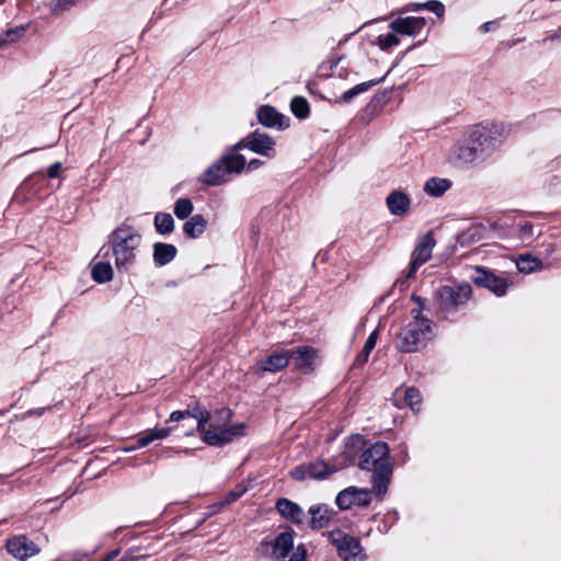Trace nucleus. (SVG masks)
<instances>
[{"mask_svg":"<svg viewBox=\"0 0 561 561\" xmlns=\"http://www.w3.org/2000/svg\"><path fill=\"white\" fill-rule=\"evenodd\" d=\"M290 476H291V478H294L295 480H298V481H302V480L309 478L307 466L302 465V466H298V467L294 468L290 471Z\"/></svg>","mask_w":561,"mask_h":561,"instance_id":"nucleus-44","label":"nucleus"},{"mask_svg":"<svg viewBox=\"0 0 561 561\" xmlns=\"http://www.w3.org/2000/svg\"><path fill=\"white\" fill-rule=\"evenodd\" d=\"M263 164H264L263 161H261L259 159H252L249 163H247L245 168L248 169V171H254V170L261 168Z\"/></svg>","mask_w":561,"mask_h":561,"instance_id":"nucleus-48","label":"nucleus"},{"mask_svg":"<svg viewBox=\"0 0 561 561\" xmlns=\"http://www.w3.org/2000/svg\"><path fill=\"white\" fill-rule=\"evenodd\" d=\"M499 27H500V21L493 20V21L483 23L479 30L481 33L485 34L489 32H493V31L497 30Z\"/></svg>","mask_w":561,"mask_h":561,"instance_id":"nucleus-46","label":"nucleus"},{"mask_svg":"<svg viewBox=\"0 0 561 561\" xmlns=\"http://www.w3.org/2000/svg\"><path fill=\"white\" fill-rule=\"evenodd\" d=\"M335 502L341 510H348L354 505L366 506L370 503L369 491L364 488L350 486L337 494Z\"/></svg>","mask_w":561,"mask_h":561,"instance_id":"nucleus-10","label":"nucleus"},{"mask_svg":"<svg viewBox=\"0 0 561 561\" xmlns=\"http://www.w3.org/2000/svg\"><path fill=\"white\" fill-rule=\"evenodd\" d=\"M138 447H139V446H138V444H137L136 446H129V447H126V448H125V450H126V451H133V450H135V449H136V448H138Z\"/></svg>","mask_w":561,"mask_h":561,"instance_id":"nucleus-55","label":"nucleus"},{"mask_svg":"<svg viewBox=\"0 0 561 561\" xmlns=\"http://www.w3.org/2000/svg\"><path fill=\"white\" fill-rule=\"evenodd\" d=\"M511 125L500 121H485L472 126L465 142L454 153L463 164H477L490 158L505 142Z\"/></svg>","mask_w":561,"mask_h":561,"instance_id":"nucleus-1","label":"nucleus"},{"mask_svg":"<svg viewBox=\"0 0 561 561\" xmlns=\"http://www.w3.org/2000/svg\"><path fill=\"white\" fill-rule=\"evenodd\" d=\"M329 539L343 561H365L366 556L355 537L336 529L329 534Z\"/></svg>","mask_w":561,"mask_h":561,"instance_id":"nucleus-5","label":"nucleus"},{"mask_svg":"<svg viewBox=\"0 0 561 561\" xmlns=\"http://www.w3.org/2000/svg\"><path fill=\"white\" fill-rule=\"evenodd\" d=\"M308 469V476L312 479H325L333 472L339 471L344 463L339 465H329L324 462L323 460H317L314 462L306 465Z\"/></svg>","mask_w":561,"mask_h":561,"instance_id":"nucleus-21","label":"nucleus"},{"mask_svg":"<svg viewBox=\"0 0 561 561\" xmlns=\"http://www.w3.org/2000/svg\"><path fill=\"white\" fill-rule=\"evenodd\" d=\"M205 185L218 186L229 181V173L221 159L219 158L210 164L198 179Z\"/></svg>","mask_w":561,"mask_h":561,"instance_id":"nucleus-14","label":"nucleus"},{"mask_svg":"<svg viewBox=\"0 0 561 561\" xmlns=\"http://www.w3.org/2000/svg\"><path fill=\"white\" fill-rule=\"evenodd\" d=\"M341 59L342 58H336V59H333V60L322 64L319 68L321 76L330 77L333 75H337L339 77H343L342 69H340V70L337 69V66H339Z\"/></svg>","mask_w":561,"mask_h":561,"instance_id":"nucleus-40","label":"nucleus"},{"mask_svg":"<svg viewBox=\"0 0 561 561\" xmlns=\"http://www.w3.org/2000/svg\"><path fill=\"white\" fill-rule=\"evenodd\" d=\"M434 336V323L421 309L411 310V319L397 336L396 347L400 352L412 353L424 347Z\"/></svg>","mask_w":561,"mask_h":561,"instance_id":"nucleus-3","label":"nucleus"},{"mask_svg":"<svg viewBox=\"0 0 561 561\" xmlns=\"http://www.w3.org/2000/svg\"><path fill=\"white\" fill-rule=\"evenodd\" d=\"M480 238H481L480 227L471 226L466 231L461 232L458 236L457 240L462 247H465V245H469L471 243L479 241Z\"/></svg>","mask_w":561,"mask_h":561,"instance_id":"nucleus-37","label":"nucleus"},{"mask_svg":"<svg viewBox=\"0 0 561 561\" xmlns=\"http://www.w3.org/2000/svg\"><path fill=\"white\" fill-rule=\"evenodd\" d=\"M240 496V493L231 492L228 495L227 502H233Z\"/></svg>","mask_w":561,"mask_h":561,"instance_id":"nucleus-52","label":"nucleus"},{"mask_svg":"<svg viewBox=\"0 0 561 561\" xmlns=\"http://www.w3.org/2000/svg\"><path fill=\"white\" fill-rule=\"evenodd\" d=\"M231 411L227 408L217 410L214 414L203 409H195L193 427L204 434L203 440L210 446H222L243 435L242 423L229 425Z\"/></svg>","mask_w":561,"mask_h":561,"instance_id":"nucleus-2","label":"nucleus"},{"mask_svg":"<svg viewBox=\"0 0 561 561\" xmlns=\"http://www.w3.org/2000/svg\"><path fill=\"white\" fill-rule=\"evenodd\" d=\"M207 226L206 219L202 215L192 216L183 226V230L190 238H198L204 233Z\"/></svg>","mask_w":561,"mask_h":561,"instance_id":"nucleus-26","label":"nucleus"},{"mask_svg":"<svg viewBox=\"0 0 561 561\" xmlns=\"http://www.w3.org/2000/svg\"><path fill=\"white\" fill-rule=\"evenodd\" d=\"M113 275V268L107 262H99L92 268V277L98 283L110 282Z\"/></svg>","mask_w":561,"mask_h":561,"instance_id":"nucleus-33","label":"nucleus"},{"mask_svg":"<svg viewBox=\"0 0 561 561\" xmlns=\"http://www.w3.org/2000/svg\"><path fill=\"white\" fill-rule=\"evenodd\" d=\"M377 339H378V330H375L367 337L362 352L357 355V357H356L357 365H363L368 360L369 354L374 350Z\"/></svg>","mask_w":561,"mask_h":561,"instance_id":"nucleus-35","label":"nucleus"},{"mask_svg":"<svg viewBox=\"0 0 561 561\" xmlns=\"http://www.w3.org/2000/svg\"><path fill=\"white\" fill-rule=\"evenodd\" d=\"M186 435H192L194 433L195 430H197L196 427L194 430H192V423L190 425H186Z\"/></svg>","mask_w":561,"mask_h":561,"instance_id":"nucleus-53","label":"nucleus"},{"mask_svg":"<svg viewBox=\"0 0 561 561\" xmlns=\"http://www.w3.org/2000/svg\"><path fill=\"white\" fill-rule=\"evenodd\" d=\"M530 230H531V226H530V225H525V226L523 227V232H524V234H526V233L530 232Z\"/></svg>","mask_w":561,"mask_h":561,"instance_id":"nucleus-54","label":"nucleus"},{"mask_svg":"<svg viewBox=\"0 0 561 561\" xmlns=\"http://www.w3.org/2000/svg\"><path fill=\"white\" fill-rule=\"evenodd\" d=\"M75 4L76 0H53L49 3V8L54 14H61L70 10Z\"/></svg>","mask_w":561,"mask_h":561,"instance_id":"nucleus-41","label":"nucleus"},{"mask_svg":"<svg viewBox=\"0 0 561 561\" xmlns=\"http://www.w3.org/2000/svg\"><path fill=\"white\" fill-rule=\"evenodd\" d=\"M434 247L435 240L430 233L421 238L416 249L413 252L407 278L413 277L419 267L426 263L432 257Z\"/></svg>","mask_w":561,"mask_h":561,"instance_id":"nucleus-11","label":"nucleus"},{"mask_svg":"<svg viewBox=\"0 0 561 561\" xmlns=\"http://www.w3.org/2000/svg\"><path fill=\"white\" fill-rule=\"evenodd\" d=\"M154 227L161 234H169L174 230L173 217L168 213H158L154 216Z\"/></svg>","mask_w":561,"mask_h":561,"instance_id":"nucleus-34","label":"nucleus"},{"mask_svg":"<svg viewBox=\"0 0 561 561\" xmlns=\"http://www.w3.org/2000/svg\"><path fill=\"white\" fill-rule=\"evenodd\" d=\"M516 267L520 273L529 274L542 270V262L529 254L520 255L516 262Z\"/></svg>","mask_w":561,"mask_h":561,"instance_id":"nucleus-31","label":"nucleus"},{"mask_svg":"<svg viewBox=\"0 0 561 561\" xmlns=\"http://www.w3.org/2000/svg\"><path fill=\"white\" fill-rule=\"evenodd\" d=\"M290 355L289 350L275 351L266 359L259 362V369L270 373L279 371L288 365Z\"/></svg>","mask_w":561,"mask_h":561,"instance_id":"nucleus-17","label":"nucleus"},{"mask_svg":"<svg viewBox=\"0 0 561 561\" xmlns=\"http://www.w3.org/2000/svg\"><path fill=\"white\" fill-rule=\"evenodd\" d=\"M173 430V427L149 430L138 437V446H147L153 440L164 439L171 435Z\"/></svg>","mask_w":561,"mask_h":561,"instance_id":"nucleus-30","label":"nucleus"},{"mask_svg":"<svg viewBox=\"0 0 561 561\" xmlns=\"http://www.w3.org/2000/svg\"><path fill=\"white\" fill-rule=\"evenodd\" d=\"M451 187L448 179L431 178L424 184V192L432 197L443 196Z\"/></svg>","mask_w":561,"mask_h":561,"instance_id":"nucleus-22","label":"nucleus"},{"mask_svg":"<svg viewBox=\"0 0 561 561\" xmlns=\"http://www.w3.org/2000/svg\"><path fill=\"white\" fill-rule=\"evenodd\" d=\"M25 33V26H16L14 28H9L5 32L0 34V49L4 48L11 43L16 42L19 38L23 36Z\"/></svg>","mask_w":561,"mask_h":561,"instance_id":"nucleus-36","label":"nucleus"},{"mask_svg":"<svg viewBox=\"0 0 561 561\" xmlns=\"http://www.w3.org/2000/svg\"><path fill=\"white\" fill-rule=\"evenodd\" d=\"M423 8L435 13L438 18H442L445 12L444 4L437 0H431L427 2H423Z\"/></svg>","mask_w":561,"mask_h":561,"instance_id":"nucleus-42","label":"nucleus"},{"mask_svg":"<svg viewBox=\"0 0 561 561\" xmlns=\"http://www.w3.org/2000/svg\"><path fill=\"white\" fill-rule=\"evenodd\" d=\"M471 291V286L467 283L458 286H443L437 293L440 308L447 312L457 311L470 299Z\"/></svg>","mask_w":561,"mask_h":561,"instance_id":"nucleus-6","label":"nucleus"},{"mask_svg":"<svg viewBox=\"0 0 561 561\" xmlns=\"http://www.w3.org/2000/svg\"><path fill=\"white\" fill-rule=\"evenodd\" d=\"M276 508L284 518L293 523L300 524L305 519V512L302 508L287 499L278 500Z\"/></svg>","mask_w":561,"mask_h":561,"instance_id":"nucleus-20","label":"nucleus"},{"mask_svg":"<svg viewBox=\"0 0 561 561\" xmlns=\"http://www.w3.org/2000/svg\"><path fill=\"white\" fill-rule=\"evenodd\" d=\"M550 41H561V27L554 30L548 37Z\"/></svg>","mask_w":561,"mask_h":561,"instance_id":"nucleus-50","label":"nucleus"},{"mask_svg":"<svg viewBox=\"0 0 561 561\" xmlns=\"http://www.w3.org/2000/svg\"><path fill=\"white\" fill-rule=\"evenodd\" d=\"M194 209L193 203L188 198H179L174 204V215L179 219H186Z\"/></svg>","mask_w":561,"mask_h":561,"instance_id":"nucleus-38","label":"nucleus"},{"mask_svg":"<svg viewBox=\"0 0 561 561\" xmlns=\"http://www.w3.org/2000/svg\"><path fill=\"white\" fill-rule=\"evenodd\" d=\"M239 150L240 149H237L234 145L220 157L229 175L240 174L245 169L247 160L243 154L238 152Z\"/></svg>","mask_w":561,"mask_h":561,"instance_id":"nucleus-19","label":"nucleus"},{"mask_svg":"<svg viewBox=\"0 0 561 561\" xmlns=\"http://www.w3.org/2000/svg\"><path fill=\"white\" fill-rule=\"evenodd\" d=\"M176 248L173 244L158 242L153 247V259L159 265L170 263L176 255Z\"/></svg>","mask_w":561,"mask_h":561,"instance_id":"nucleus-25","label":"nucleus"},{"mask_svg":"<svg viewBox=\"0 0 561 561\" xmlns=\"http://www.w3.org/2000/svg\"><path fill=\"white\" fill-rule=\"evenodd\" d=\"M391 472H392V466L383 467L382 469H378V470H374L371 481H373L374 490L378 496H382L387 492Z\"/></svg>","mask_w":561,"mask_h":561,"instance_id":"nucleus-24","label":"nucleus"},{"mask_svg":"<svg viewBox=\"0 0 561 561\" xmlns=\"http://www.w3.org/2000/svg\"><path fill=\"white\" fill-rule=\"evenodd\" d=\"M359 466L364 470H378L383 467H391L388 445L382 442L371 445L363 453Z\"/></svg>","mask_w":561,"mask_h":561,"instance_id":"nucleus-8","label":"nucleus"},{"mask_svg":"<svg viewBox=\"0 0 561 561\" xmlns=\"http://www.w3.org/2000/svg\"><path fill=\"white\" fill-rule=\"evenodd\" d=\"M240 496V493L231 492L228 495L227 502H233Z\"/></svg>","mask_w":561,"mask_h":561,"instance_id":"nucleus-51","label":"nucleus"},{"mask_svg":"<svg viewBox=\"0 0 561 561\" xmlns=\"http://www.w3.org/2000/svg\"><path fill=\"white\" fill-rule=\"evenodd\" d=\"M193 414H194V411L193 412H191V411H174L170 414L169 421L170 422H180V421L187 420V419L193 420ZM194 428L195 427L192 426V430H194Z\"/></svg>","mask_w":561,"mask_h":561,"instance_id":"nucleus-43","label":"nucleus"},{"mask_svg":"<svg viewBox=\"0 0 561 561\" xmlns=\"http://www.w3.org/2000/svg\"><path fill=\"white\" fill-rule=\"evenodd\" d=\"M293 113L299 118H306L309 114V104L306 99L295 96L290 102Z\"/></svg>","mask_w":561,"mask_h":561,"instance_id":"nucleus-39","label":"nucleus"},{"mask_svg":"<svg viewBox=\"0 0 561 561\" xmlns=\"http://www.w3.org/2000/svg\"><path fill=\"white\" fill-rule=\"evenodd\" d=\"M403 397L404 404L410 407L413 411H419L421 403V394L415 388H408L404 391L398 389L394 393L396 405L401 408V403H399L400 398Z\"/></svg>","mask_w":561,"mask_h":561,"instance_id":"nucleus-23","label":"nucleus"},{"mask_svg":"<svg viewBox=\"0 0 561 561\" xmlns=\"http://www.w3.org/2000/svg\"><path fill=\"white\" fill-rule=\"evenodd\" d=\"M421 9H424L423 8V3H410L408 4L401 12H407V11H419Z\"/></svg>","mask_w":561,"mask_h":561,"instance_id":"nucleus-49","label":"nucleus"},{"mask_svg":"<svg viewBox=\"0 0 561 561\" xmlns=\"http://www.w3.org/2000/svg\"><path fill=\"white\" fill-rule=\"evenodd\" d=\"M61 168H62V165L60 162H56V163L51 164L48 168V172H47L48 176L50 179H55V178L59 176Z\"/></svg>","mask_w":561,"mask_h":561,"instance_id":"nucleus-47","label":"nucleus"},{"mask_svg":"<svg viewBox=\"0 0 561 561\" xmlns=\"http://www.w3.org/2000/svg\"><path fill=\"white\" fill-rule=\"evenodd\" d=\"M291 353L290 359L294 360L295 366L302 373H310L313 370V363L317 357V351L310 346H300Z\"/></svg>","mask_w":561,"mask_h":561,"instance_id":"nucleus-16","label":"nucleus"},{"mask_svg":"<svg viewBox=\"0 0 561 561\" xmlns=\"http://www.w3.org/2000/svg\"><path fill=\"white\" fill-rule=\"evenodd\" d=\"M257 119L262 125L270 128L285 129L289 126V118L270 105H264L259 108Z\"/></svg>","mask_w":561,"mask_h":561,"instance_id":"nucleus-15","label":"nucleus"},{"mask_svg":"<svg viewBox=\"0 0 561 561\" xmlns=\"http://www.w3.org/2000/svg\"><path fill=\"white\" fill-rule=\"evenodd\" d=\"M115 266L118 271H127L136 260V251L141 243V236L136 228L122 224L108 238Z\"/></svg>","mask_w":561,"mask_h":561,"instance_id":"nucleus-4","label":"nucleus"},{"mask_svg":"<svg viewBox=\"0 0 561 561\" xmlns=\"http://www.w3.org/2000/svg\"><path fill=\"white\" fill-rule=\"evenodd\" d=\"M401 43L398 33L391 31L389 33L380 34L375 39L374 44L377 45L381 50L389 51L393 47L399 46Z\"/></svg>","mask_w":561,"mask_h":561,"instance_id":"nucleus-32","label":"nucleus"},{"mask_svg":"<svg viewBox=\"0 0 561 561\" xmlns=\"http://www.w3.org/2000/svg\"><path fill=\"white\" fill-rule=\"evenodd\" d=\"M307 549L304 545H298L294 550L289 561H306Z\"/></svg>","mask_w":561,"mask_h":561,"instance_id":"nucleus-45","label":"nucleus"},{"mask_svg":"<svg viewBox=\"0 0 561 561\" xmlns=\"http://www.w3.org/2000/svg\"><path fill=\"white\" fill-rule=\"evenodd\" d=\"M309 512L311 514L310 524L314 529L325 527L332 517V512L325 506H312Z\"/></svg>","mask_w":561,"mask_h":561,"instance_id":"nucleus-27","label":"nucleus"},{"mask_svg":"<svg viewBox=\"0 0 561 561\" xmlns=\"http://www.w3.org/2000/svg\"><path fill=\"white\" fill-rule=\"evenodd\" d=\"M275 140L267 134L254 131L236 144L237 149H249L266 158L275 157Z\"/></svg>","mask_w":561,"mask_h":561,"instance_id":"nucleus-7","label":"nucleus"},{"mask_svg":"<svg viewBox=\"0 0 561 561\" xmlns=\"http://www.w3.org/2000/svg\"><path fill=\"white\" fill-rule=\"evenodd\" d=\"M387 207L391 215L403 216L410 209V197L402 191H392L386 198Z\"/></svg>","mask_w":561,"mask_h":561,"instance_id":"nucleus-18","label":"nucleus"},{"mask_svg":"<svg viewBox=\"0 0 561 561\" xmlns=\"http://www.w3.org/2000/svg\"><path fill=\"white\" fill-rule=\"evenodd\" d=\"M382 81V78L381 79H378V80H369L367 82H362L359 84H356L355 87L346 90L339 100H336V102H344V103H348L351 102L355 96L359 95L360 93H364L366 91H368L370 88H373L374 85L378 84L379 82Z\"/></svg>","mask_w":561,"mask_h":561,"instance_id":"nucleus-29","label":"nucleus"},{"mask_svg":"<svg viewBox=\"0 0 561 561\" xmlns=\"http://www.w3.org/2000/svg\"><path fill=\"white\" fill-rule=\"evenodd\" d=\"M8 552L20 561H26L28 558L38 553L39 549L26 536H14L7 541Z\"/></svg>","mask_w":561,"mask_h":561,"instance_id":"nucleus-12","label":"nucleus"},{"mask_svg":"<svg viewBox=\"0 0 561 561\" xmlns=\"http://www.w3.org/2000/svg\"><path fill=\"white\" fill-rule=\"evenodd\" d=\"M473 282L479 286L490 289L496 296L505 295L508 286L511 285L506 278L500 277L483 268H477Z\"/></svg>","mask_w":561,"mask_h":561,"instance_id":"nucleus-13","label":"nucleus"},{"mask_svg":"<svg viewBox=\"0 0 561 561\" xmlns=\"http://www.w3.org/2000/svg\"><path fill=\"white\" fill-rule=\"evenodd\" d=\"M294 546L293 534L284 531L279 534L274 542V554L278 558H285Z\"/></svg>","mask_w":561,"mask_h":561,"instance_id":"nucleus-28","label":"nucleus"},{"mask_svg":"<svg viewBox=\"0 0 561 561\" xmlns=\"http://www.w3.org/2000/svg\"><path fill=\"white\" fill-rule=\"evenodd\" d=\"M352 440L359 443L362 439H360V437H355V438H352Z\"/></svg>","mask_w":561,"mask_h":561,"instance_id":"nucleus-56","label":"nucleus"},{"mask_svg":"<svg viewBox=\"0 0 561 561\" xmlns=\"http://www.w3.org/2000/svg\"><path fill=\"white\" fill-rule=\"evenodd\" d=\"M426 25V20L421 16H404L397 18L389 23L390 31L398 33V35L416 37L419 36Z\"/></svg>","mask_w":561,"mask_h":561,"instance_id":"nucleus-9","label":"nucleus"}]
</instances>
